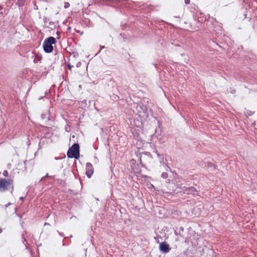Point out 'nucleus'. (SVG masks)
I'll use <instances>...</instances> for the list:
<instances>
[{"label":"nucleus","instance_id":"obj_7","mask_svg":"<svg viewBox=\"0 0 257 257\" xmlns=\"http://www.w3.org/2000/svg\"><path fill=\"white\" fill-rule=\"evenodd\" d=\"M203 21H205V19L204 20L201 17L198 18V20L197 21L195 20L194 23L191 24V27H192L193 25H194V27L192 28L193 31H197L201 26Z\"/></svg>","mask_w":257,"mask_h":257},{"label":"nucleus","instance_id":"obj_31","mask_svg":"<svg viewBox=\"0 0 257 257\" xmlns=\"http://www.w3.org/2000/svg\"><path fill=\"white\" fill-rule=\"evenodd\" d=\"M44 129L46 131H49L50 130H51V128L48 126H44Z\"/></svg>","mask_w":257,"mask_h":257},{"label":"nucleus","instance_id":"obj_4","mask_svg":"<svg viewBox=\"0 0 257 257\" xmlns=\"http://www.w3.org/2000/svg\"><path fill=\"white\" fill-rule=\"evenodd\" d=\"M56 42V39L53 37L50 36L46 38L43 43V48L44 52L46 53L52 52L54 50L53 44H55Z\"/></svg>","mask_w":257,"mask_h":257},{"label":"nucleus","instance_id":"obj_21","mask_svg":"<svg viewBox=\"0 0 257 257\" xmlns=\"http://www.w3.org/2000/svg\"><path fill=\"white\" fill-rule=\"evenodd\" d=\"M161 177L164 179H166L168 177V174L166 172H163L161 175Z\"/></svg>","mask_w":257,"mask_h":257},{"label":"nucleus","instance_id":"obj_26","mask_svg":"<svg viewBox=\"0 0 257 257\" xmlns=\"http://www.w3.org/2000/svg\"><path fill=\"white\" fill-rule=\"evenodd\" d=\"M189 188V187H186V186H184L182 188V190H183V191L184 192H186L187 193V189L188 188Z\"/></svg>","mask_w":257,"mask_h":257},{"label":"nucleus","instance_id":"obj_45","mask_svg":"<svg viewBox=\"0 0 257 257\" xmlns=\"http://www.w3.org/2000/svg\"><path fill=\"white\" fill-rule=\"evenodd\" d=\"M3 7L2 6L0 5V10L3 9Z\"/></svg>","mask_w":257,"mask_h":257},{"label":"nucleus","instance_id":"obj_3","mask_svg":"<svg viewBox=\"0 0 257 257\" xmlns=\"http://www.w3.org/2000/svg\"><path fill=\"white\" fill-rule=\"evenodd\" d=\"M136 111L139 116L144 119H147L149 116V110L147 106L143 103H137L136 106Z\"/></svg>","mask_w":257,"mask_h":257},{"label":"nucleus","instance_id":"obj_10","mask_svg":"<svg viewBox=\"0 0 257 257\" xmlns=\"http://www.w3.org/2000/svg\"><path fill=\"white\" fill-rule=\"evenodd\" d=\"M118 92V89L116 87H112V89L111 91L112 94H110V98L113 101H117L119 99V97L117 94Z\"/></svg>","mask_w":257,"mask_h":257},{"label":"nucleus","instance_id":"obj_16","mask_svg":"<svg viewBox=\"0 0 257 257\" xmlns=\"http://www.w3.org/2000/svg\"><path fill=\"white\" fill-rule=\"evenodd\" d=\"M27 234V231L26 230H24L22 234V238L23 239V242L24 244H25V245L26 246V248H28L29 244L27 243V240L26 238V235Z\"/></svg>","mask_w":257,"mask_h":257},{"label":"nucleus","instance_id":"obj_46","mask_svg":"<svg viewBox=\"0 0 257 257\" xmlns=\"http://www.w3.org/2000/svg\"><path fill=\"white\" fill-rule=\"evenodd\" d=\"M68 192H72V190L71 189H69V190H68Z\"/></svg>","mask_w":257,"mask_h":257},{"label":"nucleus","instance_id":"obj_50","mask_svg":"<svg viewBox=\"0 0 257 257\" xmlns=\"http://www.w3.org/2000/svg\"><path fill=\"white\" fill-rule=\"evenodd\" d=\"M2 232V229L0 228V233Z\"/></svg>","mask_w":257,"mask_h":257},{"label":"nucleus","instance_id":"obj_32","mask_svg":"<svg viewBox=\"0 0 257 257\" xmlns=\"http://www.w3.org/2000/svg\"><path fill=\"white\" fill-rule=\"evenodd\" d=\"M81 62H78L77 63L76 66L78 68V67H80L81 66Z\"/></svg>","mask_w":257,"mask_h":257},{"label":"nucleus","instance_id":"obj_35","mask_svg":"<svg viewBox=\"0 0 257 257\" xmlns=\"http://www.w3.org/2000/svg\"><path fill=\"white\" fill-rule=\"evenodd\" d=\"M68 237H64L63 239V245L64 246L65 243H64V240H66Z\"/></svg>","mask_w":257,"mask_h":257},{"label":"nucleus","instance_id":"obj_28","mask_svg":"<svg viewBox=\"0 0 257 257\" xmlns=\"http://www.w3.org/2000/svg\"><path fill=\"white\" fill-rule=\"evenodd\" d=\"M57 231L58 233V234H59V235H60L61 237L64 236L65 234L63 232H60L58 230H57Z\"/></svg>","mask_w":257,"mask_h":257},{"label":"nucleus","instance_id":"obj_27","mask_svg":"<svg viewBox=\"0 0 257 257\" xmlns=\"http://www.w3.org/2000/svg\"><path fill=\"white\" fill-rule=\"evenodd\" d=\"M65 257H74V255L72 253H68Z\"/></svg>","mask_w":257,"mask_h":257},{"label":"nucleus","instance_id":"obj_13","mask_svg":"<svg viewBox=\"0 0 257 257\" xmlns=\"http://www.w3.org/2000/svg\"><path fill=\"white\" fill-rule=\"evenodd\" d=\"M132 132L135 138L138 140H139L140 138V133L141 132L138 131L137 128L134 127H133L132 128Z\"/></svg>","mask_w":257,"mask_h":257},{"label":"nucleus","instance_id":"obj_1","mask_svg":"<svg viewBox=\"0 0 257 257\" xmlns=\"http://www.w3.org/2000/svg\"><path fill=\"white\" fill-rule=\"evenodd\" d=\"M205 22H206V25L208 27V29H212V31L215 32V35L217 37L219 36H222L225 38V35L222 32V28L221 26V24L219 23L213 17L210 18L209 16L207 18V16L205 17Z\"/></svg>","mask_w":257,"mask_h":257},{"label":"nucleus","instance_id":"obj_43","mask_svg":"<svg viewBox=\"0 0 257 257\" xmlns=\"http://www.w3.org/2000/svg\"><path fill=\"white\" fill-rule=\"evenodd\" d=\"M52 24H53V22H49V25H52Z\"/></svg>","mask_w":257,"mask_h":257},{"label":"nucleus","instance_id":"obj_2","mask_svg":"<svg viewBox=\"0 0 257 257\" xmlns=\"http://www.w3.org/2000/svg\"><path fill=\"white\" fill-rule=\"evenodd\" d=\"M14 189V180L13 179L0 178V192L10 191L12 194Z\"/></svg>","mask_w":257,"mask_h":257},{"label":"nucleus","instance_id":"obj_42","mask_svg":"<svg viewBox=\"0 0 257 257\" xmlns=\"http://www.w3.org/2000/svg\"><path fill=\"white\" fill-rule=\"evenodd\" d=\"M188 241H189L188 239L187 238H186L185 240V243H187V242L188 243Z\"/></svg>","mask_w":257,"mask_h":257},{"label":"nucleus","instance_id":"obj_11","mask_svg":"<svg viewBox=\"0 0 257 257\" xmlns=\"http://www.w3.org/2000/svg\"><path fill=\"white\" fill-rule=\"evenodd\" d=\"M131 168L134 173L135 174L139 173L141 172V170L139 168V165L136 164V160L134 159L131 160Z\"/></svg>","mask_w":257,"mask_h":257},{"label":"nucleus","instance_id":"obj_25","mask_svg":"<svg viewBox=\"0 0 257 257\" xmlns=\"http://www.w3.org/2000/svg\"><path fill=\"white\" fill-rule=\"evenodd\" d=\"M3 175L5 177H7L8 176V172L7 170H5L3 173Z\"/></svg>","mask_w":257,"mask_h":257},{"label":"nucleus","instance_id":"obj_37","mask_svg":"<svg viewBox=\"0 0 257 257\" xmlns=\"http://www.w3.org/2000/svg\"><path fill=\"white\" fill-rule=\"evenodd\" d=\"M50 223H49L45 222V223H44V226H50Z\"/></svg>","mask_w":257,"mask_h":257},{"label":"nucleus","instance_id":"obj_14","mask_svg":"<svg viewBox=\"0 0 257 257\" xmlns=\"http://www.w3.org/2000/svg\"><path fill=\"white\" fill-rule=\"evenodd\" d=\"M126 1L127 0H109L108 1L117 5V6H122L124 4V2Z\"/></svg>","mask_w":257,"mask_h":257},{"label":"nucleus","instance_id":"obj_38","mask_svg":"<svg viewBox=\"0 0 257 257\" xmlns=\"http://www.w3.org/2000/svg\"><path fill=\"white\" fill-rule=\"evenodd\" d=\"M11 204V203L9 202V203H8V204H6V205H5V207H8L9 205H10Z\"/></svg>","mask_w":257,"mask_h":257},{"label":"nucleus","instance_id":"obj_39","mask_svg":"<svg viewBox=\"0 0 257 257\" xmlns=\"http://www.w3.org/2000/svg\"><path fill=\"white\" fill-rule=\"evenodd\" d=\"M43 20L45 22H46L47 20H48V19L47 18H44L43 19Z\"/></svg>","mask_w":257,"mask_h":257},{"label":"nucleus","instance_id":"obj_44","mask_svg":"<svg viewBox=\"0 0 257 257\" xmlns=\"http://www.w3.org/2000/svg\"><path fill=\"white\" fill-rule=\"evenodd\" d=\"M252 114H253V113H252L251 111L249 113H248V114L249 115H251Z\"/></svg>","mask_w":257,"mask_h":257},{"label":"nucleus","instance_id":"obj_22","mask_svg":"<svg viewBox=\"0 0 257 257\" xmlns=\"http://www.w3.org/2000/svg\"><path fill=\"white\" fill-rule=\"evenodd\" d=\"M142 154H144L145 155H147V156H149L150 158H152V155H151V154L150 152H144L142 153Z\"/></svg>","mask_w":257,"mask_h":257},{"label":"nucleus","instance_id":"obj_15","mask_svg":"<svg viewBox=\"0 0 257 257\" xmlns=\"http://www.w3.org/2000/svg\"><path fill=\"white\" fill-rule=\"evenodd\" d=\"M197 191L194 187H189L187 189V193L188 194H192L196 195L197 194Z\"/></svg>","mask_w":257,"mask_h":257},{"label":"nucleus","instance_id":"obj_48","mask_svg":"<svg viewBox=\"0 0 257 257\" xmlns=\"http://www.w3.org/2000/svg\"><path fill=\"white\" fill-rule=\"evenodd\" d=\"M27 162V160H25V161H24V163L25 164H26V163Z\"/></svg>","mask_w":257,"mask_h":257},{"label":"nucleus","instance_id":"obj_23","mask_svg":"<svg viewBox=\"0 0 257 257\" xmlns=\"http://www.w3.org/2000/svg\"><path fill=\"white\" fill-rule=\"evenodd\" d=\"M69 7H70V4H69V3L68 2H65V3H64V8H65V9H67V8H68Z\"/></svg>","mask_w":257,"mask_h":257},{"label":"nucleus","instance_id":"obj_20","mask_svg":"<svg viewBox=\"0 0 257 257\" xmlns=\"http://www.w3.org/2000/svg\"><path fill=\"white\" fill-rule=\"evenodd\" d=\"M207 166L208 168H213L214 169L217 168V166L211 162H208Z\"/></svg>","mask_w":257,"mask_h":257},{"label":"nucleus","instance_id":"obj_49","mask_svg":"<svg viewBox=\"0 0 257 257\" xmlns=\"http://www.w3.org/2000/svg\"><path fill=\"white\" fill-rule=\"evenodd\" d=\"M73 237L72 235H70L69 238H72Z\"/></svg>","mask_w":257,"mask_h":257},{"label":"nucleus","instance_id":"obj_29","mask_svg":"<svg viewBox=\"0 0 257 257\" xmlns=\"http://www.w3.org/2000/svg\"><path fill=\"white\" fill-rule=\"evenodd\" d=\"M47 114L42 113L41 114V118L44 119L45 118H46Z\"/></svg>","mask_w":257,"mask_h":257},{"label":"nucleus","instance_id":"obj_33","mask_svg":"<svg viewBox=\"0 0 257 257\" xmlns=\"http://www.w3.org/2000/svg\"><path fill=\"white\" fill-rule=\"evenodd\" d=\"M67 66H68V69L69 70H71V68L73 67V66L71 65L70 64H67Z\"/></svg>","mask_w":257,"mask_h":257},{"label":"nucleus","instance_id":"obj_36","mask_svg":"<svg viewBox=\"0 0 257 257\" xmlns=\"http://www.w3.org/2000/svg\"><path fill=\"white\" fill-rule=\"evenodd\" d=\"M19 199H20V200H21V201H24V197L21 196V197H20Z\"/></svg>","mask_w":257,"mask_h":257},{"label":"nucleus","instance_id":"obj_24","mask_svg":"<svg viewBox=\"0 0 257 257\" xmlns=\"http://www.w3.org/2000/svg\"><path fill=\"white\" fill-rule=\"evenodd\" d=\"M229 92H230V93H231L232 94H234L235 93V92H236V90L234 88H229Z\"/></svg>","mask_w":257,"mask_h":257},{"label":"nucleus","instance_id":"obj_34","mask_svg":"<svg viewBox=\"0 0 257 257\" xmlns=\"http://www.w3.org/2000/svg\"><path fill=\"white\" fill-rule=\"evenodd\" d=\"M190 3V0H185V3L186 4V5H188Z\"/></svg>","mask_w":257,"mask_h":257},{"label":"nucleus","instance_id":"obj_18","mask_svg":"<svg viewBox=\"0 0 257 257\" xmlns=\"http://www.w3.org/2000/svg\"><path fill=\"white\" fill-rule=\"evenodd\" d=\"M212 42L213 43H214L217 46H218L219 47L221 48H223V47L222 46H221L220 45H219V41L218 40V39H217L216 38H214V39H213L212 40Z\"/></svg>","mask_w":257,"mask_h":257},{"label":"nucleus","instance_id":"obj_8","mask_svg":"<svg viewBox=\"0 0 257 257\" xmlns=\"http://www.w3.org/2000/svg\"><path fill=\"white\" fill-rule=\"evenodd\" d=\"M94 173V168L92 165L87 162L86 164L85 174L88 178H90Z\"/></svg>","mask_w":257,"mask_h":257},{"label":"nucleus","instance_id":"obj_30","mask_svg":"<svg viewBox=\"0 0 257 257\" xmlns=\"http://www.w3.org/2000/svg\"><path fill=\"white\" fill-rule=\"evenodd\" d=\"M140 163L142 167H145V165L143 163L141 158H140Z\"/></svg>","mask_w":257,"mask_h":257},{"label":"nucleus","instance_id":"obj_47","mask_svg":"<svg viewBox=\"0 0 257 257\" xmlns=\"http://www.w3.org/2000/svg\"><path fill=\"white\" fill-rule=\"evenodd\" d=\"M59 34H60V32H58V31H57V34L58 35H59Z\"/></svg>","mask_w":257,"mask_h":257},{"label":"nucleus","instance_id":"obj_51","mask_svg":"<svg viewBox=\"0 0 257 257\" xmlns=\"http://www.w3.org/2000/svg\"><path fill=\"white\" fill-rule=\"evenodd\" d=\"M179 240V237H178V238L176 239V241H178Z\"/></svg>","mask_w":257,"mask_h":257},{"label":"nucleus","instance_id":"obj_5","mask_svg":"<svg viewBox=\"0 0 257 257\" xmlns=\"http://www.w3.org/2000/svg\"><path fill=\"white\" fill-rule=\"evenodd\" d=\"M80 147L78 143H74L68 150L67 157L69 158L78 159L79 158Z\"/></svg>","mask_w":257,"mask_h":257},{"label":"nucleus","instance_id":"obj_6","mask_svg":"<svg viewBox=\"0 0 257 257\" xmlns=\"http://www.w3.org/2000/svg\"><path fill=\"white\" fill-rule=\"evenodd\" d=\"M171 247L169 244H168L166 241L162 242L160 243L159 245V249L161 252L166 253L170 251L171 250Z\"/></svg>","mask_w":257,"mask_h":257},{"label":"nucleus","instance_id":"obj_17","mask_svg":"<svg viewBox=\"0 0 257 257\" xmlns=\"http://www.w3.org/2000/svg\"><path fill=\"white\" fill-rule=\"evenodd\" d=\"M57 183L58 185L62 186L63 187H65L67 185V183L65 181L60 179H57Z\"/></svg>","mask_w":257,"mask_h":257},{"label":"nucleus","instance_id":"obj_19","mask_svg":"<svg viewBox=\"0 0 257 257\" xmlns=\"http://www.w3.org/2000/svg\"><path fill=\"white\" fill-rule=\"evenodd\" d=\"M155 152L157 153V156H158V158H159V159H160V162H161V163H164V158L163 155H162V154H160L158 153V152H157V150H156Z\"/></svg>","mask_w":257,"mask_h":257},{"label":"nucleus","instance_id":"obj_9","mask_svg":"<svg viewBox=\"0 0 257 257\" xmlns=\"http://www.w3.org/2000/svg\"><path fill=\"white\" fill-rule=\"evenodd\" d=\"M132 125L134 126L133 127L137 128L139 132H142L143 131V123L141 120L138 119H134L133 122H131Z\"/></svg>","mask_w":257,"mask_h":257},{"label":"nucleus","instance_id":"obj_41","mask_svg":"<svg viewBox=\"0 0 257 257\" xmlns=\"http://www.w3.org/2000/svg\"><path fill=\"white\" fill-rule=\"evenodd\" d=\"M46 177H49V175H48V173H47V174H46ZM50 177L51 178H52V177H52V176H50Z\"/></svg>","mask_w":257,"mask_h":257},{"label":"nucleus","instance_id":"obj_40","mask_svg":"<svg viewBox=\"0 0 257 257\" xmlns=\"http://www.w3.org/2000/svg\"><path fill=\"white\" fill-rule=\"evenodd\" d=\"M100 50L104 49L105 47L104 46H100Z\"/></svg>","mask_w":257,"mask_h":257},{"label":"nucleus","instance_id":"obj_12","mask_svg":"<svg viewBox=\"0 0 257 257\" xmlns=\"http://www.w3.org/2000/svg\"><path fill=\"white\" fill-rule=\"evenodd\" d=\"M174 233L176 236H179L180 237H184V228L183 226L175 228Z\"/></svg>","mask_w":257,"mask_h":257}]
</instances>
